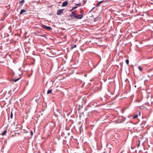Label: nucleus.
<instances>
[{
	"instance_id": "nucleus-1",
	"label": "nucleus",
	"mask_w": 153,
	"mask_h": 153,
	"mask_svg": "<svg viewBox=\"0 0 153 153\" xmlns=\"http://www.w3.org/2000/svg\"><path fill=\"white\" fill-rule=\"evenodd\" d=\"M76 11H72L68 16V20H72L76 18Z\"/></svg>"
},
{
	"instance_id": "nucleus-2",
	"label": "nucleus",
	"mask_w": 153,
	"mask_h": 153,
	"mask_svg": "<svg viewBox=\"0 0 153 153\" xmlns=\"http://www.w3.org/2000/svg\"><path fill=\"white\" fill-rule=\"evenodd\" d=\"M124 120V118L122 116L119 117L117 120H116V123H121Z\"/></svg>"
},
{
	"instance_id": "nucleus-3",
	"label": "nucleus",
	"mask_w": 153,
	"mask_h": 153,
	"mask_svg": "<svg viewBox=\"0 0 153 153\" xmlns=\"http://www.w3.org/2000/svg\"><path fill=\"white\" fill-rule=\"evenodd\" d=\"M64 9H59L57 11V14L58 15H61L63 13Z\"/></svg>"
},
{
	"instance_id": "nucleus-4",
	"label": "nucleus",
	"mask_w": 153,
	"mask_h": 153,
	"mask_svg": "<svg viewBox=\"0 0 153 153\" xmlns=\"http://www.w3.org/2000/svg\"><path fill=\"white\" fill-rule=\"evenodd\" d=\"M42 27L43 29L45 30H52V28L51 27L49 26H47L44 25H42Z\"/></svg>"
},
{
	"instance_id": "nucleus-5",
	"label": "nucleus",
	"mask_w": 153,
	"mask_h": 153,
	"mask_svg": "<svg viewBox=\"0 0 153 153\" xmlns=\"http://www.w3.org/2000/svg\"><path fill=\"white\" fill-rule=\"evenodd\" d=\"M83 17V16L82 14H79L78 15L76 13V19H81Z\"/></svg>"
},
{
	"instance_id": "nucleus-6",
	"label": "nucleus",
	"mask_w": 153,
	"mask_h": 153,
	"mask_svg": "<svg viewBox=\"0 0 153 153\" xmlns=\"http://www.w3.org/2000/svg\"><path fill=\"white\" fill-rule=\"evenodd\" d=\"M68 1H64L63 3H62V7H65L66 6L67 4H68Z\"/></svg>"
},
{
	"instance_id": "nucleus-7",
	"label": "nucleus",
	"mask_w": 153,
	"mask_h": 153,
	"mask_svg": "<svg viewBox=\"0 0 153 153\" xmlns=\"http://www.w3.org/2000/svg\"><path fill=\"white\" fill-rule=\"evenodd\" d=\"M26 12V10L25 9H22V10H21L20 12V13H19V14L20 15H22V14L23 13H25Z\"/></svg>"
},
{
	"instance_id": "nucleus-8",
	"label": "nucleus",
	"mask_w": 153,
	"mask_h": 153,
	"mask_svg": "<svg viewBox=\"0 0 153 153\" xmlns=\"http://www.w3.org/2000/svg\"><path fill=\"white\" fill-rule=\"evenodd\" d=\"M52 90L51 89L50 90H48L47 91V94H51L52 93Z\"/></svg>"
},
{
	"instance_id": "nucleus-9",
	"label": "nucleus",
	"mask_w": 153,
	"mask_h": 153,
	"mask_svg": "<svg viewBox=\"0 0 153 153\" xmlns=\"http://www.w3.org/2000/svg\"><path fill=\"white\" fill-rule=\"evenodd\" d=\"M21 77H20L19 78H17V79H13V80L14 81V82H17V81H18V80H19L20 79V78Z\"/></svg>"
},
{
	"instance_id": "nucleus-10",
	"label": "nucleus",
	"mask_w": 153,
	"mask_h": 153,
	"mask_svg": "<svg viewBox=\"0 0 153 153\" xmlns=\"http://www.w3.org/2000/svg\"><path fill=\"white\" fill-rule=\"evenodd\" d=\"M7 132V130H5L2 134V135L3 136L6 134Z\"/></svg>"
},
{
	"instance_id": "nucleus-11",
	"label": "nucleus",
	"mask_w": 153,
	"mask_h": 153,
	"mask_svg": "<svg viewBox=\"0 0 153 153\" xmlns=\"http://www.w3.org/2000/svg\"><path fill=\"white\" fill-rule=\"evenodd\" d=\"M76 45H74V46H73L72 47H71L70 48V49H71V50H72V49H73L74 48H75L76 47Z\"/></svg>"
},
{
	"instance_id": "nucleus-12",
	"label": "nucleus",
	"mask_w": 153,
	"mask_h": 153,
	"mask_svg": "<svg viewBox=\"0 0 153 153\" xmlns=\"http://www.w3.org/2000/svg\"><path fill=\"white\" fill-rule=\"evenodd\" d=\"M138 68L139 69L140 71H142V68L140 66H139L138 67Z\"/></svg>"
},
{
	"instance_id": "nucleus-13",
	"label": "nucleus",
	"mask_w": 153,
	"mask_h": 153,
	"mask_svg": "<svg viewBox=\"0 0 153 153\" xmlns=\"http://www.w3.org/2000/svg\"><path fill=\"white\" fill-rule=\"evenodd\" d=\"M24 1L25 0H22L21 1H20V3L22 4H23Z\"/></svg>"
},
{
	"instance_id": "nucleus-14",
	"label": "nucleus",
	"mask_w": 153,
	"mask_h": 153,
	"mask_svg": "<svg viewBox=\"0 0 153 153\" xmlns=\"http://www.w3.org/2000/svg\"><path fill=\"white\" fill-rule=\"evenodd\" d=\"M77 8V7H73L70 11H72Z\"/></svg>"
},
{
	"instance_id": "nucleus-15",
	"label": "nucleus",
	"mask_w": 153,
	"mask_h": 153,
	"mask_svg": "<svg viewBox=\"0 0 153 153\" xmlns=\"http://www.w3.org/2000/svg\"><path fill=\"white\" fill-rule=\"evenodd\" d=\"M138 117V115H135L133 117V119L136 118H137Z\"/></svg>"
},
{
	"instance_id": "nucleus-16",
	"label": "nucleus",
	"mask_w": 153,
	"mask_h": 153,
	"mask_svg": "<svg viewBox=\"0 0 153 153\" xmlns=\"http://www.w3.org/2000/svg\"><path fill=\"white\" fill-rule=\"evenodd\" d=\"M103 2V1H100V2L98 3V4H97V6H98V5H99L101 3H102Z\"/></svg>"
},
{
	"instance_id": "nucleus-17",
	"label": "nucleus",
	"mask_w": 153,
	"mask_h": 153,
	"mask_svg": "<svg viewBox=\"0 0 153 153\" xmlns=\"http://www.w3.org/2000/svg\"><path fill=\"white\" fill-rule=\"evenodd\" d=\"M126 63L128 65V63H129V60L128 59H127L126 60Z\"/></svg>"
},
{
	"instance_id": "nucleus-18",
	"label": "nucleus",
	"mask_w": 153,
	"mask_h": 153,
	"mask_svg": "<svg viewBox=\"0 0 153 153\" xmlns=\"http://www.w3.org/2000/svg\"><path fill=\"white\" fill-rule=\"evenodd\" d=\"M30 135H31V136H32L33 134V131H30Z\"/></svg>"
},
{
	"instance_id": "nucleus-19",
	"label": "nucleus",
	"mask_w": 153,
	"mask_h": 153,
	"mask_svg": "<svg viewBox=\"0 0 153 153\" xmlns=\"http://www.w3.org/2000/svg\"><path fill=\"white\" fill-rule=\"evenodd\" d=\"M13 117V113H12V112H11V114H10V117H11V119H12Z\"/></svg>"
},
{
	"instance_id": "nucleus-20",
	"label": "nucleus",
	"mask_w": 153,
	"mask_h": 153,
	"mask_svg": "<svg viewBox=\"0 0 153 153\" xmlns=\"http://www.w3.org/2000/svg\"><path fill=\"white\" fill-rule=\"evenodd\" d=\"M41 36L42 37H45V35H41Z\"/></svg>"
},
{
	"instance_id": "nucleus-21",
	"label": "nucleus",
	"mask_w": 153,
	"mask_h": 153,
	"mask_svg": "<svg viewBox=\"0 0 153 153\" xmlns=\"http://www.w3.org/2000/svg\"><path fill=\"white\" fill-rule=\"evenodd\" d=\"M94 9V7H93L90 11L89 12H91V11H92V10H93V9Z\"/></svg>"
},
{
	"instance_id": "nucleus-22",
	"label": "nucleus",
	"mask_w": 153,
	"mask_h": 153,
	"mask_svg": "<svg viewBox=\"0 0 153 153\" xmlns=\"http://www.w3.org/2000/svg\"><path fill=\"white\" fill-rule=\"evenodd\" d=\"M81 4L80 3H79L78 4H76V5H80Z\"/></svg>"
},
{
	"instance_id": "nucleus-23",
	"label": "nucleus",
	"mask_w": 153,
	"mask_h": 153,
	"mask_svg": "<svg viewBox=\"0 0 153 153\" xmlns=\"http://www.w3.org/2000/svg\"><path fill=\"white\" fill-rule=\"evenodd\" d=\"M87 76V74H85V75H84V76L85 77H86Z\"/></svg>"
},
{
	"instance_id": "nucleus-24",
	"label": "nucleus",
	"mask_w": 153,
	"mask_h": 153,
	"mask_svg": "<svg viewBox=\"0 0 153 153\" xmlns=\"http://www.w3.org/2000/svg\"><path fill=\"white\" fill-rule=\"evenodd\" d=\"M10 8V7H9V8H7L8 10H9Z\"/></svg>"
},
{
	"instance_id": "nucleus-25",
	"label": "nucleus",
	"mask_w": 153,
	"mask_h": 153,
	"mask_svg": "<svg viewBox=\"0 0 153 153\" xmlns=\"http://www.w3.org/2000/svg\"><path fill=\"white\" fill-rule=\"evenodd\" d=\"M118 67V66L117 65H116H116H115V68H116V67Z\"/></svg>"
},
{
	"instance_id": "nucleus-26",
	"label": "nucleus",
	"mask_w": 153,
	"mask_h": 153,
	"mask_svg": "<svg viewBox=\"0 0 153 153\" xmlns=\"http://www.w3.org/2000/svg\"><path fill=\"white\" fill-rule=\"evenodd\" d=\"M140 144V143L139 142V143H138V146H139Z\"/></svg>"
},
{
	"instance_id": "nucleus-27",
	"label": "nucleus",
	"mask_w": 153,
	"mask_h": 153,
	"mask_svg": "<svg viewBox=\"0 0 153 153\" xmlns=\"http://www.w3.org/2000/svg\"><path fill=\"white\" fill-rule=\"evenodd\" d=\"M120 111H123V110H120Z\"/></svg>"
},
{
	"instance_id": "nucleus-28",
	"label": "nucleus",
	"mask_w": 153,
	"mask_h": 153,
	"mask_svg": "<svg viewBox=\"0 0 153 153\" xmlns=\"http://www.w3.org/2000/svg\"><path fill=\"white\" fill-rule=\"evenodd\" d=\"M17 134V133H15V134Z\"/></svg>"
},
{
	"instance_id": "nucleus-29",
	"label": "nucleus",
	"mask_w": 153,
	"mask_h": 153,
	"mask_svg": "<svg viewBox=\"0 0 153 153\" xmlns=\"http://www.w3.org/2000/svg\"><path fill=\"white\" fill-rule=\"evenodd\" d=\"M7 7V6H6V7Z\"/></svg>"
},
{
	"instance_id": "nucleus-30",
	"label": "nucleus",
	"mask_w": 153,
	"mask_h": 153,
	"mask_svg": "<svg viewBox=\"0 0 153 153\" xmlns=\"http://www.w3.org/2000/svg\"><path fill=\"white\" fill-rule=\"evenodd\" d=\"M117 111L118 113V111Z\"/></svg>"
}]
</instances>
